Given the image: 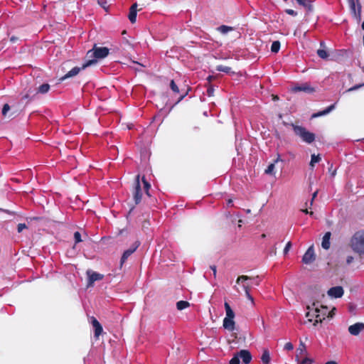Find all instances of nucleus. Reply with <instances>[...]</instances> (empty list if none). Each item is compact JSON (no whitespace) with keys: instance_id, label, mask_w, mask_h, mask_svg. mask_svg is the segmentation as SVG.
Instances as JSON below:
<instances>
[{"instance_id":"obj_1","label":"nucleus","mask_w":364,"mask_h":364,"mask_svg":"<svg viewBox=\"0 0 364 364\" xmlns=\"http://www.w3.org/2000/svg\"><path fill=\"white\" fill-rule=\"evenodd\" d=\"M350 246L354 252L360 255L364 254V231H358L353 235Z\"/></svg>"},{"instance_id":"obj_2","label":"nucleus","mask_w":364,"mask_h":364,"mask_svg":"<svg viewBox=\"0 0 364 364\" xmlns=\"http://www.w3.org/2000/svg\"><path fill=\"white\" fill-rule=\"evenodd\" d=\"M294 134L307 144H311L315 140V134L308 131L305 127L291 124Z\"/></svg>"},{"instance_id":"obj_3","label":"nucleus","mask_w":364,"mask_h":364,"mask_svg":"<svg viewBox=\"0 0 364 364\" xmlns=\"http://www.w3.org/2000/svg\"><path fill=\"white\" fill-rule=\"evenodd\" d=\"M97 63V60L96 59H93V60H90L88 61H87L83 65L82 68H79V67H75L73 68L71 70H70L67 74H65L64 76L61 77L59 80L60 81H63L69 77H73L75 75H77L79 72L82 69H85L88 66H90L92 65H94V64H96Z\"/></svg>"},{"instance_id":"obj_4","label":"nucleus","mask_w":364,"mask_h":364,"mask_svg":"<svg viewBox=\"0 0 364 364\" xmlns=\"http://www.w3.org/2000/svg\"><path fill=\"white\" fill-rule=\"evenodd\" d=\"M109 54V49L106 47H97L94 46L92 50H90L87 55L89 57L94 56L97 59H101L107 57Z\"/></svg>"},{"instance_id":"obj_5","label":"nucleus","mask_w":364,"mask_h":364,"mask_svg":"<svg viewBox=\"0 0 364 364\" xmlns=\"http://www.w3.org/2000/svg\"><path fill=\"white\" fill-rule=\"evenodd\" d=\"M86 274L88 277L87 287L93 286L95 282L102 280L104 277L103 274L94 272L91 269L87 270Z\"/></svg>"},{"instance_id":"obj_6","label":"nucleus","mask_w":364,"mask_h":364,"mask_svg":"<svg viewBox=\"0 0 364 364\" xmlns=\"http://www.w3.org/2000/svg\"><path fill=\"white\" fill-rule=\"evenodd\" d=\"M350 11L353 14L354 16L358 19V21H360V14H361V6L358 3L357 0V5L355 4V0H348Z\"/></svg>"},{"instance_id":"obj_7","label":"nucleus","mask_w":364,"mask_h":364,"mask_svg":"<svg viewBox=\"0 0 364 364\" xmlns=\"http://www.w3.org/2000/svg\"><path fill=\"white\" fill-rule=\"evenodd\" d=\"M141 196L142 193L139 182V175H137L135 179V187L134 191V199L136 204H138L141 202Z\"/></svg>"},{"instance_id":"obj_8","label":"nucleus","mask_w":364,"mask_h":364,"mask_svg":"<svg viewBox=\"0 0 364 364\" xmlns=\"http://www.w3.org/2000/svg\"><path fill=\"white\" fill-rule=\"evenodd\" d=\"M316 259L314 250L313 245L309 247L303 256L302 262L304 264H309L312 263Z\"/></svg>"},{"instance_id":"obj_9","label":"nucleus","mask_w":364,"mask_h":364,"mask_svg":"<svg viewBox=\"0 0 364 364\" xmlns=\"http://www.w3.org/2000/svg\"><path fill=\"white\" fill-rule=\"evenodd\" d=\"M327 293L331 298H341L343 295L344 290L342 287L337 286L329 289Z\"/></svg>"},{"instance_id":"obj_10","label":"nucleus","mask_w":364,"mask_h":364,"mask_svg":"<svg viewBox=\"0 0 364 364\" xmlns=\"http://www.w3.org/2000/svg\"><path fill=\"white\" fill-rule=\"evenodd\" d=\"M326 312L327 308L326 306H321V309L316 308L315 313H316V314L315 316L316 319L314 325H316V323L321 322L325 318Z\"/></svg>"},{"instance_id":"obj_11","label":"nucleus","mask_w":364,"mask_h":364,"mask_svg":"<svg viewBox=\"0 0 364 364\" xmlns=\"http://www.w3.org/2000/svg\"><path fill=\"white\" fill-rule=\"evenodd\" d=\"M364 329L363 323H356L348 327V332L353 336H358Z\"/></svg>"},{"instance_id":"obj_12","label":"nucleus","mask_w":364,"mask_h":364,"mask_svg":"<svg viewBox=\"0 0 364 364\" xmlns=\"http://www.w3.org/2000/svg\"><path fill=\"white\" fill-rule=\"evenodd\" d=\"M294 92H304L306 93H312L315 91L314 88L312 87L309 84L304 83L301 85L295 86L292 89Z\"/></svg>"},{"instance_id":"obj_13","label":"nucleus","mask_w":364,"mask_h":364,"mask_svg":"<svg viewBox=\"0 0 364 364\" xmlns=\"http://www.w3.org/2000/svg\"><path fill=\"white\" fill-rule=\"evenodd\" d=\"M139 244L136 242H135L130 248L124 251V252L122 255V257L121 258V265L125 262V261L127 259V258L135 252V250L139 247Z\"/></svg>"},{"instance_id":"obj_14","label":"nucleus","mask_w":364,"mask_h":364,"mask_svg":"<svg viewBox=\"0 0 364 364\" xmlns=\"http://www.w3.org/2000/svg\"><path fill=\"white\" fill-rule=\"evenodd\" d=\"M247 280H252L253 283L256 286H258L260 283V278L259 276H256L255 277H248L246 275H242V276L238 277L236 280V283L239 284H240V282H244Z\"/></svg>"},{"instance_id":"obj_15","label":"nucleus","mask_w":364,"mask_h":364,"mask_svg":"<svg viewBox=\"0 0 364 364\" xmlns=\"http://www.w3.org/2000/svg\"><path fill=\"white\" fill-rule=\"evenodd\" d=\"M239 358L242 360L243 363L248 364L252 360V355L247 350H241L237 353Z\"/></svg>"},{"instance_id":"obj_16","label":"nucleus","mask_w":364,"mask_h":364,"mask_svg":"<svg viewBox=\"0 0 364 364\" xmlns=\"http://www.w3.org/2000/svg\"><path fill=\"white\" fill-rule=\"evenodd\" d=\"M92 324L95 328V337L98 338L102 333V327L99 321L94 317L92 318Z\"/></svg>"},{"instance_id":"obj_17","label":"nucleus","mask_w":364,"mask_h":364,"mask_svg":"<svg viewBox=\"0 0 364 364\" xmlns=\"http://www.w3.org/2000/svg\"><path fill=\"white\" fill-rule=\"evenodd\" d=\"M306 354V346L302 341H300L299 346L296 350V359L299 361V359Z\"/></svg>"},{"instance_id":"obj_18","label":"nucleus","mask_w":364,"mask_h":364,"mask_svg":"<svg viewBox=\"0 0 364 364\" xmlns=\"http://www.w3.org/2000/svg\"><path fill=\"white\" fill-rule=\"evenodd\" d=\"M136 8H137V4L135 3V4H134L130 7V9H129V15H128V18H129V21L132 23L136 22Z\"/></svg>"},{"instance_id":"obj_19","label":"nucleus","mask_w":364,"mask_h":364,"mask_svg":"<svg viewBox=\"0 0 364 364\" xmlns=\"http://www.w3.org/2000/svg\"><path fill=\"white\" fill-rule=\"evenodd\" d=\"M223 327L230 331H232L235 329L234 318H225L223 320Z\"/></svg>"},{"instance_id":"obj_20","label":"nucleus","mask_w":364,"mask_h":364,"mask_svg":"<svg viewBox=\"0 0 364 364\" xmlns=\"http://www.w3.org/2000/svg\"><path fill=\"white\" fill-rule=\"evenodd\" d=\"M279 161H282V159L279 156H277V158L274 160L273 163H271L265 170V173L269 174V175H274V168H275V164H277Z\"/></svg>"},{"instance_id":"obj_21","label":"nucleus","mask_w":364,"mask_h":364,"mask_svg":"<svg viewBox=\"0 0 364 364\" xmlns=\"http://www.w3.org/2000/svg\"><path fill=\"white\" fill-rule=\"evenodd\" d=\"M330 237H331L330 232H326L324 236L323 237L321 246L325 250H328L330 247Z\"/></svg>"},{"instance_id":"obj_22","label":"nucleus","mask_w":364,"mask_h":364,"mask_svg":"<svg viewBox=\"0 0 364 364\" xmlns=\"http://www.w3.org/2000/svg\"><path fill=\"white\" fill-rule=\"evenodd\" d=\"M334 108H335V105H332L328 107L324 110L314 114L312 115V117L315 118V117H318L326 115V114L330 113L333 109H334Z\"/></svg>"},{"instance_id":"obj_23","label":"nucleus","mask_w":364,"mask_h":364,"mask_svg":"<svg viewBox=\"0 0 364 364\" xmlns=\"http://www.w3.org/2000/svg\"><path fill=\"white\" fill-rule=\"evenodd\" d=\"M299 4L304 6L308 11H311L313 10V6L311 0H296Z\"/></svg>"},{"instance_id":"obj_24","label":"nucleus","mask_w":364,"mask_h":364,"mask_svg":"<svg viewBox=\"0 0 364 364\" xmlns=\"http://www.w3.org/2000/svg\"><path fill=\"white\" fill-rule=\"evenodd\" d=\"M225 313H226V316L225 318H234L235 317V313L234 311H232V309H231L230 306L229 305L228 303L225 302Z\"/></svg>"},{"instance_id":"obj_25","label":"nucleus","mask_w":364,"mask_h":364,"mask_svg":"<svg viewBox=\"0 0 364 364\" xmlns=\"http://www.w3.org/2000/svg\"><path fill=\"white\" fill-rule=\"evenodd\" d=\"M217 30L219 32H220L222 34H226L228 32L233 31L234 28L231 27V26H225V25H222V26H219L218 28H217Z\"/></svg>"},{"instance_id":"obj_26","label":"nucleus","mask_w":364,"mask_h":364,"mask_svg":"<svg viewBox=\"0 0 364 364\" xmlns=\"http://www.w3.org/2000/svg\"><path fill=\"white\" fill-rule=\"evenodd\" d=\"M321 158L319 154H318V155L312 154L311 161H310L311 168H313L315 164L318 163L321 161Z\"/></svg>"},{"instance_id":"obj_27","label":"nucleus","mask_w":364,"mask_h":364,"mask_svg":"<svg viewBox=\"0 0 364 364\" xmlns=\"http://www.w3.org/2000/svg\"><path fill=\"white\" fill-rule=\"evenodd\" d=\"M190 306V304L186 301H179L176 303V307L178 310H183Z\"/></svg>"},{"instance_id":"obj_28","label":"nucleus","mask_w":364,"mask_h":364,"mask_svg":"<svg viewBox=\"0 0 364 364\" xmlns=\"http://www.w3.org/2000/svg\"><path fill=\"white\" fill-rule=\"evenodd\" d=\"M262 362L265 364H268L270 361L269 353L267 350H264L263 354L261 357Z\"/></svg>"},{"instance_id":"obj_29","label":"nucleus","mask_w":364,"mask_h":364,"mask_svg":"<svg viewBox=\"0 0 364 364\" xmlns=\"http://www.w3.org/2000/svg\"><path fill=\"white\" fill-rule=\"evenodd\" d=\"M49 89H50V85L48 84H47V83L43 84L41 86H39V87L38 89V92L41 93V94H45L48 92Z\"/></svg>"},{"instance_id":"obj_30","label":"nucleus","mask_w":364,"mask_h":364,"mask_svg":"<svg viewBox=\"0 0 364 364\" xmlns=\"http://www.w3.org/2000/svg\"><path fill=\"white\" fill-rule=\"evenodd\" d=\"M216 70L220 72H224L226 73H230L231 72V68L228 66H224L222 65H218L216 67Z\"/></svg>"},{"instance_id":"obj_31","label":"nucleus","mask_w":364,"mask_h":364,"mask_svg":"<svg viewBox=\"0 0 364 364\" xmlns=\"http://www.w3.org/2000/svg\"><path fill=\"white\" fill-rule=\"evenodd\" d=\"M317 54L322 59H326L328 57V53L324 49H318L317 50Z\"/></svg>"},{"instance_id":"obj_32","label":"nucleus","mask_w":364,"mask_h":364,"mask_svg":"<svg viewBox=\"0 0 364 364\" xmlns=\"http://www.w3.org/2000/svg\"><path fill=\"white\" fill-rule=\"evenodd\" d=\"M280 48V43L279 41H274L271 46V50L273 53H277Z\"/></svg>"},{"instance_id":"obj_33","label":"nucleus","mask_w":364,"mask_h":364,"mask_svg":"<svg viewBox=\"0 0 364 364\" xmlns=\"http://www.w3.org/2000/svg\"><path fill=\"white\" fill-rule=\"evenodd\" d=\"M170 87H171V89L173 90V92H174L176 93H178L179 92V89H178V86L176 85V83H175V82L173 80L171 81Z\"/></svg>"},{"instance_id":"obj_34","label":"nucleus","mask_w":364,"mask_h":364,"mask_svg":"<svg viewBox=\"0 0 364 364\" xmlns=\"http://www.w3.org/2000/svg\"><path fill=\"white\" fill-rule=\"evenodd\" d=\"M230 364H240V358L237 353L230 360Z\"/></svg>"},{"instance_id":"obj_35","label":"nucleus","mask_w":364,"mask_h":364,"mask_svg":"<svg viewBox=\"0 0 364 364\" xmlns=\"http://www.w3.org/2000/svg\"><path fill=\"white\" fill-rule=\"evenodd\" d=\"M364 87V83H363V84H358V85H355V86H353V87H350L349 89H348V90H346V92H353V91H355V90H358L359 88H360V87Z\"/></svg>"},{"instance_id":"obj_36","label":"nucleus","mask_w":364,"mask_h":364,"mask_svg":"<svg viewBox=\"0 0 364 364\" xmlns=\"http://www.w3.org/2000/svg\"><path fill=\"white\" fill-rule=\"evenodd\" d=\"M242 283V288L243 289L245 290V292L246 293L247 291L250 292L251 288H252V284H250V283Z\"/></svg>"},{"instance_id":"obj_37","label":"nucleus","mask_w":364,"mask_h":364,"mask_svg":"<svg viewBox=\"0 0 364 364\" xmlns=\"http://www.w3.org/2000/svg\"><path fill=\"white\" fill-rule=\"evenodd\" d=\"M143 183L144 184V188L146 190V194L149 196V189L150 188V184L145 180V178H142Z\"/></svg>"},{"instance_id":"obj_38","label":"nucleus","mask_w":364,"mask_h":364,"mask_svg":"<svg viewBox=\"0 0 364 364\" xmlns=\"http://www.w3.org/2000/svg\"><path fill=\"white\" fill-rule=\"evenodd\" d=\"M9 110H10V106L8 104H5L2 109L3 116H6V114Z\"/></svg>"},{"instance_id":"obj_39","label":"nucleus","mask_w":364,"mask_h":364,"mask_svg":"<svg viewBox=\"0 0 364 364\" xmlns=\"http://www.w3.org/2000/svg\"><path fill=\"white\" fill-rule=\"evenodd\" d=\"M74 238H75V242L77 243V242H80L82 241V239H81V235L79 232H75L74 233Z\"/></svg>"},{"instance_id":"obj_40","label":"nucleus","mask_w":364,"mask_h":364,"mask_svg":"<svg viewBox=\"0 0 364 364\" xmlns=\"http://www.w3.org/2000/svg\"><path fill=\"white\" fill-rule=\"evenodd\" d=\"M291 242H288L287 244L286 245L284 249V255H286L289 250L291 249Z\"/></svg>"},{"instance_id":"obj_41","label":"nucleus","mask_w":364,"mask_h":364,"mask_svg":"<svg viewBox=\"0 0 364 364\" xmlns=\"http://www.w3.org/2000/svg\"><path fill=\"white\" fill-rule=\"evenodd\" d=\"M313 360L309 358H304L301 361L299 362V364H311Z\"/></svg>"},{"instance_id":"obj_42","label":"nucleus","mask_w":364,"mask_h":364,"mask_svg":"<svg viewBox=\"0 0 364 364\" xmlns=\"http://www.w3.org/2000/svg\"><path fill=\"white\" fill-rule=\"evenodd\" d=\"M26 228H27V226L26 225V224L20 223L18 225L17 230H18V232H21L24 229H26Z\"/></svg>"},{"instance_id":"obj_43","label":"nucleus","mask_w":364,"mask_h":364,"mask_svg":"<svg viewBox=\"0 0 364 364\" xmlns=\"http://www.w3.org/2000/svg\"><path fill=\"white\" fill-rule=\"evenodd\" d=\"M213 92H214V88L213 87L212 85H209L207 89V93H208V96H213Z\"/></svg>"},{"instance_id":"obj_44","label":"nucleus","mask_w":364,"mask_h":364,"mask_svg":"<svg viewBox=\"0 0 364 364\" xmlns=\"http://www.w3.org/2000/svg\"><path fill=\"white\" fill-rule=\"evenodd\" d=\"M316 313H315V310H314V312H312V313H311V312H310V311L307 312V313H306V316L307 318H309V321H312V318H310V317H311V316H316Z\"/></svg>"},{"instance_id":"obj_45","label":"nucleus","mask_w":364,"mask_h":364,"mask_svg":"<svg viewBox=\"0 0 364 364\" xmlns=\"http://www.w3.org/2000/svg\"><path fill=\"white\" fill-rule=\"evenodd\" d=\"M98 4L105 9H107V1L106 0H98Z\"/></svg>"},{"instance_id":"obj_46","label":"nucleus","mask_w":364,"mask_h":364,"mask_svg":"<svg viewBox=\"0 0 364 364\" xmlns=\"http://www.w3.org/2000/svg\"><path fill=\"white\" fill-rule=\"evenodd\" d=\"M285 11L287 14H288L289 15H291V16H295L297 15V13L295 11H294L293 9H286Z\"/></svg>"},{"instance_id":"obj_47","label":"nucleus","mask_w":364,"mask_h":364,"mask_svg":"<svg viewBox=\"0 0 364 364\" xmlns=\"http://www.w3.org/2000/svg\"><path fill=\"white\" fill-rule=\"evenodd\" d=\"M294 348L293 345L291 343H287L284 346V349L287 350H292Z\"/></svg>"},{"instance_id":"obj_48","label":"nucleus","mask_w":364,"mask_h":364,"mask_svg":"<svg viewBox=\"0 0 364 364\" xmlns=\"http://www.w3.org/2000/svg\"><path fill=\"white\" fill-rule=\"evenodd\" d=\"M317 194H318V191H316L313 193V195H312V198H311V201H310V206H311V205H313L314 200V199L316 198Z\"/></svg>"},{"instance_id":"obj_49","label":"nucleus","mask_w":364,"mask_h":364,"mask_svg":"<svg viewBox=\"0 0 364 364\" xmlns=\"http://www.w3.org/2000/svg\"><path fill=\"white\" fill-rule=\"evenodd\" d=\"M245 295H246V297L247 298V299H249L250 301H251V302L254 304V299H253V297L250 295V292L247 291V292L245 293Z\"/></svg>"},{"instance_id":"obj_50","label":"nucleus","mask_w":364,"mask_h":364,"mask_svg":"<svg viewBox=\"0 0 364 364\" xmlns=\"http://www.w3.org/2000/svg\"><path fill=\"white\" fill-rule=\"evenodd\" d=\"M354 258L352 256H348L346 259V262L350 264L353 261Z\"/></svg>"},{"instance_id":"obj_51","label":"nucleus","mask_w":364,"mask_h":364,"mask_svg":"<svg viewBox=\"0 0 364 364\" xmlns=\"http://www.w3.org/2000/svg\"><path fill=\"white\" fill-rule=\"evenodd\" d=\"M210 269L213 270L214 277H216L217 270L215 266H211Z\"/></svg>"},{"instance_id":"obj_52","label":"nucleus","mask_w":364,"mask_h":364,"mask_svg":"<svg viewBox=\"0 0 364 364\" xmlns=\"http://www.w3.org/2000/svg\"><path fill=\"white\" fill-rule=\"evenodd\" d=\"M333 315V310L328 313V317H332Z\"/></svg>"},{"instance_id":"obj_53","label":"nucleus","mask_w":364,"mask_h":364,"mask_svg":"<svg viewBox=\"0 0 364 364\" xmlns=\"http://www.w3.org/2000/svg\"><path fill=\"white\" fill-rule=\"evenodd\" d=\"M326 364H337L335 361H328Z\"/></svg>"},{"instance_id":"obj_54","label":"nucleus","mask_w":364,"mask_h":364,"mask_svg":"<svg viewBox=\"0 0 364 364\" xmlns=\"http://www.w3.org/2000/svg\"><path fill=\"white\" fill-rule=\"evenodd\" d=\"M207 79H208V82H210L212 80V79H213V77L212 76H209V77H208Z\"/></svg>"},{"instance_id":"obj_55","label":"nucleus","mask_w":364,"mask_h":364,"mask_svg":"<svg viewBox=\"0 0 364 364\" xmlns=\"http://www.w3.org/2000/svg\"><path fill=\"white\" fill-rule=\"evenodd\" d=\"M232 203V199H229V200H228V205H230Z\"/></svg>"},{"instance_id":"obj_56","label":"nucleus","mask_w":364,"mask_h":364,"mask_svg":"<svg viewBox=\"0 0 364 364\" xmlns=\"http://www.w3.org/2000/svg\"><path fill=\"white\" fill-rule=\"evenodd\" d=\"M302 211H303L304 213H306V214H308V213H309V211H308V210H307V209H306V210H303Z\"/></svg>"},{"instance_id":"obj_57","label":"nucleus","mask_w":364,"mask_h":364,"mask_svg":"<svg viewBox=\"0 0 364 364\" xmlns=\"http://www.w3.org/2000/svg\"><path fill=\"white\" fill-rule=\"evenodd\" d=\"M273 100H278V97H277V96H273Z\"/></svg>"},{"instance_id":"obj_58","label":"nucleus","mask_w":364,"mask_h":364,"mask_svg":"<svg viewBox=\"0 0 364 364\" xmlns=\"http://www.w3.org/2000/svg\"><path fill=\"white\" fill-rule=\"evenodd\" d=\"M185 95H186V94H185V95H181V97H180V100H182V99L185 97Z\"/></svg>"},{"instance_id":"obj_59","label":"nucleus","mask_w":364,"mask_h":364,"mask_svg":"<svg viewBox=\"0 0 364 364\" xmlns=\"http://www.w3.org/2000/svg\"><path fill=\"white\" fill-rule=\"evenodd\" d=\"M310 215H314V213L313 212H309V213Z\"/></svg>"},{"instance_id":"obj_60","label":"nucleus","mask_w":364,"mask_h":364,"mask_svg":"<svg viewBox=\"0 0 364 364\" xmlns=\"http://www.w3.org/2000/svg\"><path fill=\"white\" fill-rule=\"evenodd\" d=\"M321 46H323L324 47V43L323 42H321Z\"/></svg>"},{"instance_id":"obj_61","label":"nucleus","mask_w":364,"mask_h":364,"mask_svg":"<svg viewBox=\"0 0 364 364\" xmlns=\"http://www.w3.org/2000/svg\"><path fill=\"white\" fill-rule=\"evenodd\" d=\"M265 237H266V235L264 234L262 235V237L264 238Z\"/></svg>"},{"instance_id":"obj_62","label":"nucleus","mask_w":364,"mask_h":364,"mask_svg":"<svg viewBox=\"0 0 364 364\" xmlns=\"http://www.w3.org/2000/svg\"><path fill=\"white\" fill-rule=\"evenodd\" d=\"M11 40L12 41H14L15 40V38H14V37H12V38H11Z\"/></svg>"},{"instance_id":"obj_63","label":"nucleus","mask_w":364,"mask_h":364,"mask_svg":"<svg viewBox=\"0 0 364 364\" xmlns=\"http://www.w3.org/2000/svg\"><path fill=\"white\" fill-rule=\"evenodd\" d=\"M247 213H250V210H247Z\"/></svg>"}]
</instances>
